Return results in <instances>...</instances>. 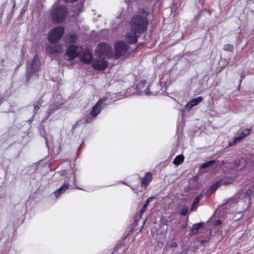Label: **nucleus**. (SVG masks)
I'll use <instances>...</instances> for the list:
<instances>
[{"instance_id": "1", "label": "nucleus", "mask_w": 254, "mask_h": 254, "mask_svg": "<svg viewBox=\"0 0 254 254\" xmlns=\"http://www.w3.org/2000/svg\"><path fill=\"white\" fill-rule=\"evenodd\" d=\"M147 25L146 18L143 16L136 15L134 16L131 20V29L136 32L141 33L146 29Z\"/></svg>"}, {"instance_id": "2", "label": "nucleus", "mask_w": 254, "mask_h": 254, "mask_svg": "<svg viewBox=\"0 0 254 254\" xmlns=\"http://www.w3.org/2000/svg\"><path fill=\"white\" fill-rule=\"evenodd\" d=\"M64 33V28L62 26H58L50 31L49 33L48 39L51 43H56L62 38Z\"/></svg>"}, {"instance_id": "3", "label": "nucleus", "mask_w": 254, "mask_h": 254, "mask_svg": "<svg viewBox=\"0 0 254 254\" xmlns=\"http://www.w3.org/2000/svg\"><path fill=\"white\" fill-rule=\"evenodd\" d=\"M67 9L64 5L55 8L52 14L53 21L55 23L62 22L66 15Z\"/></svg>"}, {"instance_id": "4", "label": "nucleus", "mask_w": 254, "mask_h": 254, "mask_svg": "<svg viewBox=\"0 0 254 254\" xmlns=\"http://www.w3.org/2000/svg\"><path fill=\"white\" fill-rule=\"evenodd\" d=\"M82 51L80 46L71 45L66 50L64 58L65 60L71 61L78 57Z\"/></svg>"}, {"instance_id": "5", "label": "nucleus", "mask_w": 254, "mask_h": 254, "mask_svg": "<svg viewBox=\"0 0 254 254\" xmlns=\"http://www.w3.org/2000/svg\"><path fill=\"white\" fill-rule=\"evenodd\" d=\"M96 54L100 57L111 58L113 57L110 46L105 43L100 44L96 50Z\"/></svg>"}, {"instance_id": "6", "label": "nucleus", "mask_w": 254, "mask_h": 254, "mask_svg": "<svg viewBox=\"0 0 254 254\" xmlns=\"http://www.w3.org/2000/svg\"><path fill=\"white\" fill-rule=\"evenodd\" d=\"M127 46L123 42H117L115 45V53L113 54V58L119 59L124 56L127 50Z\"/></svg>"}, {"instance_id": "7", "label": "nucleus", "mask_w": 254, "mask_h": 254, "mask_svg": "<svg viewBox=\"0 0 254 254\" xmlns=\"http://www.w3.org/2000/svg\"><path fill=\"white\" fill-rule=\"evenodd\" d=\"M251 128L250 129H245L242 130L238 136L235 137L232 141H230L228 143L229 146H232L237 143L240 142L244 138L248 136L251 131Z\"/></svg>"}, {"instance_id": "8", "label": "nucleus", "mask_w": 254, "mask_h": 254, "mask_svg": "<svg viewBox=\"0 0 254 254\" xmlns=\"http://www.w3.org/2000/svg\"><path fill=\"white\" fill-rule=\"evenodd\" d=\"M107 100V98H104L98 101L96 104L94 106L91 112V115L95 117L100 112L101 109L105 106V104L103 103Z\"/></svg>"}, {"instance_id": "9", "label": "nucleus", "mask_w": 254, "mask_h": 254, "mask_svg": "<svg viewBox=\"0 0 254 254\" xmlns=\"http://www.w3.org/2000/svg\"><path fill=\"white\" fill-rule=\"evenodd\" d=\"M107 66V62L102 59L95 60L92 64L93 67L97 70H104Z\"/></svg>"}, {"instance_id": "10", "label": "nucleus", "mask_w": 254, "mask_h": 254, "mask_svg": "<svg viewBox=\"0 0 254 254\" xmlns=\"http://www.w3.org/2000/svg\"><path fill=\"white\" fill-rule=\"evenodd\" d=\"M46 51L50 54H58L62 53L64 48L61 45L49 46L47 47Z\"/></svg>"}, {"instance_id": "11", "label": "nucleus", "mask_w": 254, "mask_h": 254, "mask_svg": "<svg viewBox=\"0 0 254 254\" xmlns=\"http://www.w3.org/2000/svg\"><path fill=\"white\" fill-rule=\"evenodd\" d=\"M40 65V62L39 58L35 56L32 62L29 64V68L31 72H36L38 70Z\"/></svg>"}, {"instance_id": "12", "label": "nucleus", "mask_w": 254, "mask_h": 254, "mask_svg": "<svg viewBox=\"0 0 254 254\" xmlns=\"http://www.w3.org/2000/svg\"><path fill=\"white\" fill-rule=\"evenodd\" d=\"M138 33L133 30H130V32L128 33L126 37V40L129 43H135L137 41V36L136 34Z\"/></svg>"}, {"instance_id": "13", "label": "nucleus", "mask_w": 254, "mask_h": 254, "mask_svg": "<svg viewBox=\"0 0 254 254\" xmlns=\"http://www.w3.org/2000/svg\"><path fill=\"white\" fill-rule=\"evenodd\" d=\"M92 59V56L89 50H85L81 57V61L86 64H89Z\"/></svg>"}, {"instance_id": "14", "label": "nucleus", "mask_w": 254, "mask_h": 254, "mask_svg": "<svg viewBox=\"0 0 254 254\" xmlns=\"http://www.w3.org/2000/svg\"><path fill=\"white\" fill-rule=\"evenodd\" d=\"M203 101V98L202 97H198L196 98L193 99L190 101L186 105V108L189 110H190L193 106H196L199 103Z\"/></svg>"}, {"instance_id": "15", "label": "nucleus", "mask_w": 254, "mask_h": 254, "mask_svg": "<svg viewBox=\"0 0 254 254\" xmlns=\"http://www.w3.org/2000/svg\"><path fill=\"white\" fill-rule=\"evenodd\" d=\"M152 179V176L151 173L149 172L146 173L145 177H143L141 181L142 187H144V188H146L147 186L149 185Z\"/></svg>"}, {"instance_id": "16", "label": "nucleus", "mask_w": 254, "mask_h": 254, "mask_svg": "<svg viewBox=\"0 0 254 254\" xmlns=\"http://www.w3.org/2000/svg\"><path fill=\"white\" fill-rule=\"evenodd\" d=\"M69 187L68 185H64L60 189L57 190L54 192L55 195L58 197L60 194H62L65 192L66 190L68 189Z\"/></svg>"}, {"instance_id": "17", "label": "nucleus", "mask_w": 254, "mask_h": 254, "mask_svg": "<svg viewBox=\"0 0 254 254\" xmlns=\"http://www.w3.org/2000/svg\"><path fill=\"white\" fill-rule=\"evenodd\" d=\"M202 225V223H196L193 225L191 229L190 230V234L194 235L197 233L198 230L201 228Z\"/></svg>"}, {"instance_id": "18", "label": "nucleus", "mask_w": 254, "mask_h": 254, "mask_svg": "<svg viewBox=\"0 0 254 254\" xmlns=\"http://www.w3.org/2000/svg\"><path fill=\"white\" fill-rule=\"evenodd\" d=\"M184 160V156L182 154H180L176 156V157L174 158L173 161V163L175 165L178 166L180 165L181 163H182Z\"/></svg>"}, {"instance_id": "19", "label": "nucleus", "mask_w": 254, "mask_h": 254, "mask_svg": "<svg viewBox=\"0 0 254 254\" xmlns=\"http://www.w3.org/2000/svg\"><path fill=\"white\" fill-rule=\"evenodd\" d=\"M215 162V160H210V161H208L206 162H205L204 163H203L200 167V168L201 169H205V168H206L209 166H210L211 165H212V164H213Z\"/></svg>"}, {"instance_id": "20", "label": "nucleus", "mask_w": 254, "mask_h": 254, "mask_svg": "<svg viewBox=\"0 0 254 254\" xmlns=\"http://www.w3.org/2000/svg\"><path fill=\"white\" fill-rule=\"evenodd\" d=\"M76 36L74 34L70 35L66 38V41L69 43H74L76 40Z\"/></svg>"}, {"instance_id": "21", "label": "nucleus", "mask_w": 254, "mask_h": 254, "mask_svg": "<svg viewBox=\"0 0 254 254\" xmlns=\"http://www.w3.org/2000/svg\"><path fill=\"white\" fill-rule=\"evenodd\" d=\"M223 50L227 52H232L234 50V46L231 44H226L224 46Z\"/></svg>"}, {"instance_id": "22", "label": "nucleus", "mask_w": 254, "mask_h": 254, "mask_svg": "<svg viewBox=\"0 0 254 254\" xmlns=\"http://www.w3.org/2000/svg\"><path fill=\"white\" fill-rule=\"evenodd\" d=\"M219 184H220L219 182L216 183L215 185H214L211 188H210V189L208 190V191H209L210 192H213V191H215V190H216L217 189V188L219 187V186H220Z\"/></svg>"}, {"instance_id": "23", "label": "nucleus", "mask_w": 254, "mask_h": 254, "mask_svg": "<svg viewBox=\"0 0 254 254\" xmlns=\"http://www.w3.org/2000/svg\"><path fill=\"white\" fill-rule=\"evenodd\" d=\"M203 197V195L202 194H199V195H198L194 199V201H193V205H195L196 204H197L199 201H200V200Z\"/></svg>"}, {"instance_id": "24", "label": "nucleus", "mask_w": 254, "mask_h": 254, "mask_svg": "<svg viewBox=\"0 0 254 254\" xmlns=\"http://www.w3.org/2000/svg\"><path fill=\"white\" fill-rule=\"evenodd\" d=\"M188 211V209L187 208H183L181 211V214L182 215H186Z\"/></svg>"}, {"instance_id": "25", "label": "nucleus", "mask_w": 254, "mask_h": 254, "mask_svg": "<svg viewBox=\"0 0 254 254\" xmlns=\"http://www.w3.org/2000/svg\"><path fill=\"white\" fill-rule=\"evenodd\" d=\"M146 207H147L146 204H144V205H143V206L142 207V208L141 209V210L140 211L141 215H142L143 213L145 211Z\"/></svg>"}, {"instance_id": "26", "label": "nucleus", "mask_w": 254, "mask_h": 254, "mask_svg": "<svg viewBox=\"0 0 254 254\" xmlns=\"http://www.w3.org/2000/svg\"><path fill=\"white\" fill-rule=\"evenodd\" d=\"M154 197H149L147 199L146 201V202L145 203V204H146V205H147V204L150 203L151 201L153 200V199H154Z\"/></svg>"}, {"instance_id": "27", "label": "nucleus", "mask_w": 254, "mask_h": 254, "mask_svg": "<svg viewBox=\"0 0 254 254\" xmlns=\"http://www.w3.org/2000/svg\"><path fill=\"white\" fill-rule=\"evenodd\" d=\"M146 83V82L145 80L142 81L140 84H138L137 88H138L139 90L141 88V87L144 86V85Z\"/></svg>"}, {"instance_id": "28", "label": "nucleus", "mask_w": 254, "mask_h": 254, "mask_svg": "<svg viewBox=\"0 0 254 254\" xmlns=\"http://www.w3.org/2000/svg\"><path fill=\"white\" fill-rule=\"evenodd\" d=\"M252 193V190H248L247 192L245 193V196L248 197L250 196V195Z\"/></svg>"}, {"instance_id": "29", "label": "nucleus", "mask_w": 254, "mask_h": 254, "mask_svg": "<svg viewBox=\"0 0 254 254\" xmlns=\"http://www.w3.org/2000/svg\"><path fill=\"white\" fill-rule=\"evenodd\" d=\"M221 223H222V222L220 220H217L215 222V225H220L221 224Z\"/></svg>"}, {"instance_id": "30", "label": "nucleus", "mask_w": 254, "mask_h": 254, "mask_svg": "<svg viewBox=\"0 0 254 254\" xmlns=\"http://www.w3.org/2000/svg\"><path fill=\"white\" fill-rule=\"evenodd\" d=\"M196 210V208L195 207V205H193V203L192 204L191 207L190 208V211H194Z\"/></svg>"}, {"instance_id": "31", "label": "nucleus", "mask_w": 254, "mask_h": 254, "mask_svg": "<svg viewBox=\"0 0 254 254\" xmlns=\"http://www.w3.org/2000/svg\"><path fill=\"white\" fill-rule=\"evenodd\" d=\"M65 2H74L76 1V0H64Z\"/></svg>"}, {"instance_id": "32", "label": "nucleus", "mask_w": 254, "mask_h": 254, "mask_svg": "<svg viewBox=\"0 0 254 254\" xmlns=\"http://www.w3.org/2000/svg\"><path fill=\"white\" fill-rule=\"evenodd\" d=\"M231 183H232V182H229V183H228V182H223V184L224 185H227L228 184H231Z\"/></svg>"}, {"instance_id": "33", "label": "nucleus", "mask_w": 254, "mask_h": 254, "mask_svg": "<svg viewBox=\"0 0 254 254\" xmlns=\"http://www.w3.org/2000/svg\"><path fill=\"white\" fill-rule=\"evenodd\" d=\"M144 92H145V94H146V95H147V94H148V89H146L144 91Z\"/></svg>"}, {"instance_id": "34", "label": "nucleus", "mask_w": 254, "mask_h": 254, "mask_svg": "<svg viewBox=\"0 0 254 254\" xmlns=\"http://www.w3.org/2000/svg\"><path fill=\"white\" fill-rule=\"evenodd\" d=\"M85 120H86V122H90L91 121V120H88L86 119H85Z\"/></svg>"}, {"instance_id": "35", "label": "nucleus", "mask_w": 254, "mask_h": 254, "mask_svg": "<svg viewBox=\"0 0 254 254\" xmlns=\"http://www.w3.org/2000/svg\"><path fill=\"white\" fill-rule=\"evenodd\" d=\"M77 188V189H79V190H81V188H78V187H77V188Z\"/></svg>"}]
</instances>
